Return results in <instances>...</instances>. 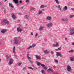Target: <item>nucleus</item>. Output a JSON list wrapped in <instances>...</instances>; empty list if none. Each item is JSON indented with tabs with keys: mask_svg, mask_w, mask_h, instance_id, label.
Listing matches in <instances>:
<instances>
[{
	"mask_svg": "<svg viewBox=\"0 0 74 74\" xmlns=\"http://www.w3.org/2000/svg\"><path fill=\"white\" fill-rule=\"evenodd\" d=\"M6 58L8 60V59H10V61L9 62V65L12 64L13 63V62H14V60L13 59H10V58H9V56L8 55H7L6 56Z\"/></svg>",
	"mask_w": 74,
	"mask_h": 74,
	"instance_id": "nucleus-1",
	"label": "nucleus"
},
{
	"mask_svg": "<svg viewBox=\"0 0 74 74\" xmlns=\"http://www.w3.org/2000/svg\"><path fill=\"white\" fill-rule=\"evenodd\" d=\"M9 23H10V22L8 21H7V20L5 19L3 20V21L2 23V24L3 25H4V24L8 25V24H9Z\"/></svg>",
	"mask_w": 74,
	"mask_h": 74,
	"instance_id": "nucleus-2",
	"label": "nucleus"
},
{
	"mask_svg": "<svg viewBox=\"0 0 74 74\" xmlns=\"http://www.w3.org/2000/svg\"><path fill=\"white\" fill-rule=\"evenodd\" d=\"M69 30L70 31V35H74V28H70Z\"/></svg>",
	"mask_w": 74,
	"mask_h": 74,
	"instance_id": "nucleus-3",
	"label": "nucleus"
},
{
	"mask_svg": "<svg viewBox=\"0 0 74 74\" xmlns=\"http://www.w3.org/2000/svg\"><path fill=\"white\" fill-rule=\"evenodd\" d=\"M19 41V40H18L17 39H16L14 40V42H13V43L14 44H18V42Z\"/></svg>",
	"mask_w": 74,
	"mask_h": 74,
	"instance_id": "nucleus-4",
	"label": "nucleus"
},
{
	"mask_svg": "<svg viewBox=\"0 0 74 74\" xmlns=\"http://www.w3.org/2000/svg\"><path fill=\"white\" fill-rule=\"evenodd\" d=\"M67 71H71V67L69 65H68L67 66Z\"/></svg>",
	"mask_w": 74,
	"mask_h": 74,
	"instance_id": "nucleus-5",
	"label": "nucleus"
},
{
	"mask_svg": "<svg viewBox=\"0 0 74 74\" xmlns=\"http://www.w3.org/2000/svg\"><path fill=\"white\" fill-rule=\"evenodd\" d=\"M53 26V23H50L47 24V27H52Z\"/></svg>",
	"mask_w": 74,
	"mask_h": 74,
	"instance_id": "nucleus-6",
	"label": "nucleus"
},
{
	"mask_svg": "<svg viewBox=\"0 0 74 74\" xmlns=\"http://www.w3.org/2000/svg\"><path fill=\"white\" fill-rule=\"evenodd\" d=\"M56 56L57 57L58 56H60V57H62V54L60 53L59 52H57Z\"/></svg>",
	"mask_w": 74,
	"mask_h": 74,
	"instance_id": "nucleus-7",
	"label": "nucleus"
},
{
	"mask_svg": "<svg viewBox=\"0 0 74 74\" xmlns=\"http://www.w3.org/2000/svg\"><path fill=\"white\" fill-rule=\"evenodd\" d=\"M42 67H43V69L44 70H47V67H46V66L44 64H42L41 65Z\"/></svg>",
	"mask_w": 74,
	"mask_h": 74,
	"instance_id": "nucleus-8",
	"label": "nucleus"
},
{
	"mask_svg": "<svg viewBox=\"0 0 74 74\" xmlns=\"http://www.w3.org/2000/svg\"><path fill=\"white\" fill-rule=\"evenodd\" d=\"M35 56L37 60H40L41 59V57L37 55H36Z\"/></svg>",
	"mask_w": 74,
	"mask_h": 74,
	"instance_id": "nucleus-9",
	"label": "nucleus"
},
{
	"mask_svg": "<svg viewBox=\"0 0 74 74\" xmlns=\"http://www.w3.org/2000/svg\"><path fill=\"white\" fill-rule=\"evenodd\" d=\"M46 19H47V20H49V21H50L52 19V17H51V16H48L46 18Z\"/></svg>",
	"mask_w": 74,
	"mask_h": 74,
	"instance_id": "nucleus-10",
	"label": "nucleus"
},
{
	"mask_svg": "<svg viewBox=\"0 0 74 74\" xmlns=\"http://www.w3.org/2000/svg\"><path fill=\"white\" fill-rule=\"evenodd\" d=\"M62 21H68V19L67 18H64L62 19Z\"/></svg>",
	"mask_w": 74,
	"mask_h": 74,
	"instance_id": "nucleus-11",
	"label": "nucleus"
},
{
	"mask_svg": "<svg viewBox=\"0 0 74 74\" xmlns=\"http://www.w3.org/2000/svg\"><path fill=\"white\" fill-rule=\"evenodd\" d=\"M47 71L49 73V72H51V73H52V72H53V70L50 68H49L48 69H47Z\"/></svg>",
	"mask_w": 74,
	"mask_h": 74,
	"instance_id": "nucleus-12",
	"label": "nucleus"
},
{
	"mask_svg": "<svg viewBox=\"0 0 74 74\" xmlns=\"http://www.w3.org/2000/svg\"><path fill=\"white\" fill-rule=\"evenodd\" d=\"M24 19H29V16L28 15H26L24 17Z\"/></svg>",
	"mask_w": 74,
	"mask_h": 74,
	"instance_id": "nucleus-13",
	"label": "nucleus"
},
{
	"mask_svg": "<svg viewBox=\"0 0 74 74\" xmlns=\"http://www.w3.org/2000/svg\"><path fill=\"white\" fill-rule=\"evenodd\" d=\"M44 52L45 53V54H47V53H49V51L48 50H45L44 51Z\"/></svg>",
	"mask_w": 74,
	"mask_h": 74,
	"instance_id": "nucleus-14",
	"label": "nucleus"
},
{
	"mask_svg": "<svg viewBox=\"0 0 74 74\" xmlns=\"http://www.w3.org/2000/svg\"><path fill=\"white\" fill-rule=\"evenodd\" d=\"M62 49V46H61L60 48H58L57 49H55V51H60Z\"/></svg>",
	"mask_w": 74,
	"mask_h": 74,
	"instance_id": "nucleus-15",
	"label": "nucleus"
},
{
	"mask_svg": "<svg viewBox=\"0 0 74 74\" xmlns=\"http://www.w3.org/2000/svg\"><path fill=\"white\" fill-rule=\"evenodd\" d=\"M18 32H21L22 31V29H20V28L18 27L17 29Z\"/></svg>",
	"mask_w": 74,
	"mask_h": 74,
	"instance_id": "nucleus-16",
	"label": "nucleus"
},
{
	"mask_svg": "<svg viewBox=\"0 0 74 74\" xmlns=\"http://www.w3.org/2000/svg\"><path fill=\"white\" fill-rule=\"evenodd\" d=\"M63 10L64 11H66L67 10V6H65L63 9Z\"/></svg>",
	"mask_w": 74,
	"mask_h": 74,
	"instance_id": "nucleus-17",
	"label": "nucleus"
},
{
	"mask_svg": "<svg viewBox=\"0 0 74 74\" xmlns=\"http://www.w3.org/2000/svg\"><path fill=\"white\" fill-rule=\"evenodd\" d=\"M5 32H6L5 29H3L1 31V33H3V34L5 33Z\"/></svg>",
	"mask_w": 74,
	"mask_h": 74,
	"instance_id": "nucleus-18",
	"label": "nucleus"
},
{
	"mask_svg": "<svg viewBox=\"0 0 74 74\" xmlns=\"http://www.w3.org/2000/svg\"><path fill=\"white\" fill-rule=\"evenodd\" d=\"M47 7V6H45L44 5H42L40 6V8H45V7Z\"/></svg>",
	"mask_w": 74,
	"mask_h": 74,
	"instance_id": "nucleus-19",
	"label": "nucleus"
},
{
	"mask_svg": "<svg viewBox=\"0 0 74 74\" xmlns=\"http://www.w3.org/2000/svg\"><path fill=\"white\" fill-rule=\"evenodd\" d=\"M58 8L59 10H60V11H62V8H60V5H58Z\"/></svg>",
	"mask_w": 74,
	"mask_h": 74,
	"instance_id": "nucleus-20",
	"label": "nucleus"
},
{
	"mask_svg": "<svg viewBox=\"0 0 74 74\" xmlns=\"http://www.w3.org/2000/svg\"><path fill=\"white\" fill-rule=\"evenodd\" d=\"M43 29V27L41 26L40 28H39V30L40 31H41Z\"/></svg>",
	"mask_w": 74,
	"mask_h": 74,
	"instance_id": "nucleus-21",
	"label": "nucleus"
},
{
	"mask_svg": "<svg viewBox=\"0 0 74 74\" xmlns=\"http://www.w3.org/2000/svg\"><path fill=\"white\" fill-rule=\"evenodd\" d=\"M71 61H73L74 60V57H72L70 58Z\"/></svg>",
	"mask_w": 74,
	"mask_h": 74,
	"instance_id": "nucleus-22",
	"label": "nucleus"
},
{
	"mask_svg": "<svg viewBox=\"0 0 74 74\" xmlns=\"http://www.w3.org/2000/svg\"><path fill=\"white\" fill-rule=\"evenodd\" d=\"M41 73L42 74H45V71L44 70H42L41 71Z\"/></svg>",
	"mask_w": 74,
	"mask_h": 74,
	"instance_id": "nucleus-23",
	"label": "nucleus"
},
{
	"mask_svg": "<svg viewBox=\"0 0 74 74\" xmlns=\"http://www.w3.org/2000/svg\"><path fill=\"white\" fill-rule=\"evenodd\" d=\"M12 18H13V19H15V15H14V13L12 14Z\"/></svg>",
	"mask_w": 74,
	"mask_h": 74,
	"instance_id": "nucleus-24",
	"label": "nucleus"
},
{
	"mask_svg": "<svg viewBox=\"0 0 74 74\" xmlns=\"http://www.w3.org/2000/svg\"><path fill=\"white\" fill-rule=\"evenodd\" d=\"M37 64L38 66H40V65H41V66L42 64H41V63H40L39 62H37Z\"/></svg>",
	"mask_w": 74,
	"mask_h": 74,
	"instance_id": "nucleus-25",
	"label": "nucleus"
},
{
	"mask_svg": "<svg viewBox=\"0 0 74 74\" xmlns=\"http://www.w3.org/2000/svg\"><path fill=\"white\" fill-rule=\"evenodd\" d=\"M9 5L10 7H11L12 8H14V6H13L12 5V4L11 3H9Z\"/></svg>",
	"mask_w": 74,
	"mask_h": 74,
	"instance_id": "nucleus-26",
	"label": "nucleus"
},
{
	"mask_svg": "<svg viewBox=\"0 0 74 74\" xmlns=\"http://www.w3.org/2000/svg\"><path fill=\"white\" fill-rule=\"evenodd\" d=\"M27 58L28 59H31V58H30V57L29 56V54L27 53Z\"/></svg>",
	"mask_w": 74,
	"mask_h": 74,
	"instance_id": "nucleus-27",
	"label": "nucleus"
},
{
	"mask_svg": "<svg viewBox=\"0 0 74 74\" xmlns=\"http://www.w3.org/2000/svg\"><path fill=\"white\" fill-rule=\"evenodd\" d=\"M42 14V11H41L40 10L38 11V15H39V14Z\"/></svg>",
	"mask_w": 74,
	"mask_h": 74,
	"instance_id": "nucleus-28",
	"label": "nucleus"
},
{
	"mask_svg": "<svg viewBox=\"0 0 74 74\" xmlns=\"http://www.w3.org/2000/svg\"><path fill=\"white\" fill-rule=\"evenodd\" d=\"M59 43H57L56 44V47H59Z\"/></svg>",
	"mask_w": 74,
	"mask_h": 74,
	"instance_id": "nucleus-29",
	"label": "nucleus"
},
{
	"mask_svg": "<svg viewBox=\"0 0 74 74\" xmlns=\"http://www.w3.org/2000/svg\"><path fill=\"white\" fill-rule=\"evenodd\" d=\"M73 17H74V15H71L69 16L70 18H73Z\"/></svg>",
	"mask_w": 74,
	"mask_h": 74,
	"instance_id": "nucleus-30",
	"label": "nucleus"
},
{
	"mask_svg": "<svg viewBox=\"0 0 74 74\" xmlns=\"http://www.w3.org/2000/svg\"><path fill=\"white\" fill-rule=\"evenodd\" d=\"M15 47L14 46V48H13V53H15Z\"/></svg>",
	"mask_w": 74,
	"mask_h": 74,
	"instance_id": "nucleus-31",
	"label": "nucleus"
},
{
	"mask_svg": "<svg viewBox=\"0 0 74 74\" xmlns=\"http://www.w3.org/2000/svg\"><path fill=\"white\" fill-rule=\"evenodd\" d=\"M31 47L32 48H34V47H36V45L33 44L31 46Z\"/></svg>",
	"mask_w": 74,
	"mask_h": 74,
	"instance_id": "nucleus-32",
	"label": "nucleus"
},
{
	"mask_svg": "<svg viewBox=\"0 0 74 74\" xmlns=\"http://www.w3.org/2000/svg\"><path fill=\"white\" fill-rule=\"evenodd\" d=\"M55 1L57 4H59V2L58 1V0H55Z\"/></svg>",
	"mask_w": 74,
	"mask_h": 74,
	"instance_id": "nucleus-33",
	"label": "nucleus"
},
{
	"mask_svg": "<svg viewBox=\"0 0 74 74\" xmlns=\"http://www.w3.org/2000/svg\"><path fill=\"white\" fill-rule=\"evenodd\" d=\"M69 53L71 52L72 53L73 52V50H71L70 51H69Z\"/></svg>",
	"mask_w": 74,
	"mask_h": 74,
	"instance_id": "nucleus-34",
	"label": "nucleus"
},
{
	"mask_svg": "<svg viewBox=\"0 0 74 74\" xmlns=\"http://www.w3.org/2000/svg\"><path fill=\"white\" fill-rule=\"evenodd\" d=\"M35 8H31V10H35Z\"/></svg>",
	"mask_w": 74,
	"mask_h": 74,
	"instance_id": "nucleus-35",
	"label": "nucleus"
},
{
	"mask_svg": "<svg viewBox=\"0 0 74 74\" xmlns=\"http://www.w3.org/2000/svg\"><path fill=\"white\" fill-rule=\"evenodd\" d=\"M32 48V47L31 46H30L27 49L28 50H29V49H30V48Z\"/></svg>",
	"mask_w": 74,
	"mask_h": 74,
	"instance_id": "nucleus-36",
	"label": "nucleus"
},
{
	"mask_svg": "<svg viewBox=\"0 0 74 74\" xmlns=\"http://www.w3.org/2000/svg\"><path fill=\"white\" fill-rule=\"evenodd\" d=\"M6 11L7 10H6V9H4L3 12L4 13H5V12H6Z\"/></svg>",
	"mask_w": 74,
	"mask_h": 74,
	"instance_id": "nucleus-37",
	"label": "nucleus"
},
{
	"mask_svg": "<svg viewBox=\"0 0 74 74\" xmlns=\"http://www.w3.org/2000/svg\"><path fill=\"white\" fill-rule=\"evenodd\" d=\"M30 63H33V61H32V60H29Z\"/></svg>",
	"mask_w": 74,
	"mask_h": 74,
	"instance_id": "nucleus-38",
	"label": "nucleus"
},
{
	"mask_svg": "<svg viewBox=\"0 0 74 74\" xmlns=\"http://www.w3.org/2000/svg\"><path fill=\"white\" fill-rule=\"evenodd\" d=\"M28 69H31V70H34V69L31 67H29Z\"/></svg>",
	"mask_w": 74,
	"mask_h": 74,
	"instance_id": "nucleus-39",
	"label": "nucleus"
},
{
	"mask_svg": "<svg viewBox=\"0 0 74 74\" xmlns=\"http://www.w3.org/2000/svg\"><path fill=\"white\" fill-rule=\"evenodd\" d=\"M18 66H21V65L22 64V62H20L18 64Z\"/></svg>",
	"mask_w": 74,
	"mask_h": 74,
	"instance_id": "nucleus-40",
	"label": "nucleus"
},
{
	"mask_svg": "<svg viewBox=\"0 0 74 74\" xmlns=\"http://www.w3.org/2000/svg\"><path fill=\"white\" fill-rule=\"evenodd\" d=\"M25 2L26 3H28V2H29V0H26Z\"/></svg>",
	"mask_w": 74,
	"mask_h": 74,
	"instance_id": "nucleus-41",
	"label": "nucleus"
},
{
	"mask_svg": "<svg viewBox=\"0 0 74 74\" xmlns=\"http://www.w3.org/2000/svg\"><path fill=\"white\" fill-rule=\"evenodd\" d=\"M55 62H56V63H58L59 62L58 61V60H55Z\"/></svg>",
	"mask_w": 74,
	"mask_h": 74,
	"instance_id": "nucleus-42",
	"label": "nucleus"
},
{
	"mask_svg": "<svg viewBox=\"0 0 74 74\" xmlns=\"http://www.w3.org/2000/svg\"><path fill=\"white\" fill-rule=\"evenodd\" d=\"M18 15H22V14L21 13H18Z\"/></svg>",
	"mask_w": 74,
	"mask_h": 74,
	"instance_id": "nucleus-43",
	"label": "nucleus"
},
{
	"mask_svg": "<svg viewBox=\"0 0 74 74\" xmlns=\"http://www.w3.org/2000/svg\"><path fill=\"white\" fill-rule=\"evenodd\" d=\"M26 69V67H24L23 68V70H25Z\"/></svg>",
	"mask_w": 74,
	"mask_h": 74,
	"instance_id": "nucleus-44",
	"label": "nucleus"
},
{
	"mask_svg": "<svg viewBox=\"0 0 74 74\" xmlns=\"http://www.w3.org/2000/svg\"><path fill=\"white\" fill-rule=\"evenodd\" d=\"M38 35V34L36 33V34L35 35V37H37V36Z\"/></svg>",
	"mask_w": 74,
	"mask_h": 74,
	"instance_id": "nucleus-45",
	"label": "nucleus"
},
{
	"mask_svg": "<svg viewBox=\"0 0 74 74\" xmlns=\"http://www.w3.org/2000/svg\"><path fill=\"white\" fill-rule=\"evenodd\" d=\"M65 41H67V40H68V39L67 38H65Z\"/></svg>",
	"mask_w": 74,
	"mask_h": 74,
	"instance_id": "nucleus-46",
	"label": "nucleus"
},
{
	"mask_svg": "<svg viewBox=\"0 0 74 74\" xmlns=\"http://www.w3.org/2000/svg\"><path fill=\"white\" fill-rule=\"evenodd\" d=\"M56 46V44H54L53 45V47H55V46Z\"/></svg>",
	"mask_w": 74,
	"mask_h": 74,
	"instance_id": "nucleus-47",
	"label": "nucleus"
},
{
	"mask_svg": "<svg viewBox=\"0 0 74 74\" xmlns=\"http://www.w3.org/2000/svg\"><path fill=\"white\" fill-rule=\"evenodd\" d=\"M51 54H53V52L52 51H51Z\"/></svg>",
	"mask_w": 74,
	"mask_h": 74,
	"instance_id": "nucleus-48",
	"label": "nucleus"
},
{
	"mask_svg": "<svg viewBox=\"0 0 74 74\" xmlns=\"http://www.w3.org/2000/svg\"><path fill=\"white\" fill-rule=\"evenodd\" d=\"M19 2L20 3H22V0H20Z\"/></svg>",
	"mask_w": 74,
	"mask_h": 74,
	"instance_id": "nucleus-49",
	"label": "nucleus"
},
{
	"mask_svg": "<svg viewBox=\"0 0 74 74\" xmlns=\"http://www.w3.org/2000/svg\"><path fill=\"white\" fill-rule=\"evenodd\" d=\"M14 56H15V57H17V55H16L14 54Z\"/></svg>",
	"mask_w": 74,
	"mask_h": 74,
	"instance_id": "nucleus-50",
	"label": "nucleus"
},
{
	"mask_svg": "<svg viewBox=\"0 0 74 74\" xmlns=\"http://www.w3.org/2000/svg\"><path fill=\"white\" fill-rule=\"evenodd\" d=\"M71 10H72L73 11H74V8H71Z\"/></svg>",
	"mask_w": 74,
	"mask_h": 74,
	"instance_id": "nucleus-51",
	"label": "nucleus"
},
{
	"mask_svg": "<svg viewBox=\"0 0 74 74\" xmlns=\"http://www.w3.org/2000/svg\"><path fill=\"white\" fill-rule=\"evenodd\" d=\"M23 8H24V6H22L21 7V9H23Z\"/></svg>",
	"mask_w": 74,
	"mask_h": 74,
	"instance_id": "nucleus-52",
	"label": "nucleus"
},
{
	"mask_svg": "<svg viewBox=\"0 0 74 74\" xmlns=\"http://www.w3.org/2000/svg\"><path fill=\"white\" fill-rule=\"evenodd\" d=\"M54 74H59V73H54Z\"/></svg>",
	"mask_w": 74,
	"mask_h": 74,
	"instance_id": "nucleus-53",
	"label": "nucleus"
},
{
	"mask_svg": "<svg viewBox=\"0 0 74 74\" xmlns=\"http://www.w3.org/2000/svg\"><path fill=\"white\" fill-rule=\"evenodd\" d=\"M31 35H32V36L33 35V32H31Z\"/></svg>",
	"mask_w": 74,
	"mask_h": 74,
	"instance_id": "nucleus-54",
	"label": "nucleus"
},
{
	"mask_svg": "<svg viewBox=\"0 0 74 74\" xmlns=\"http://www.w3.org/2000/svg\"><path fill=\"white\" fill-rule=\"evenodd\" d=\"M72 45H74V42H73L72 43Z\"/></svg>",
	"mask_w": 74,
	"mask_h": 74,
	"instance_id": "nucleus-55",
	"label": "nucleus"
},
{
	"mask_svg": "<svg viewBox=\"0 0 74 74\" xmlns=\"http://www.w3.org/2000/svg\"><path fill=\"white\" fill-rule=\"evenodd\" d=\"M1 4H2V3H1V2H0V5H1Z\"/></svg>",
	"mask_w": 74,
	"mask_h": 74,
	"instance_id": "nucleus-56",
	"label": "nucleus"
},
{
	"mask_svg": "<svg viewBox=\"0 0 74 74\" xmlns=\"http://www.w3.org/2000/svg\"><path fill=\"white\" fill-rule=\"evenodd\" d=\"M7 1V0H5L4 2H5L6 1Z\"/></svg>",
	"mask_w": 74,
	"mask_h": 74,
	"instance_id": "nucleus-57",
	"label": "nucleus"
},
{
	"mask_svg": "<svg viewBox=\"0 0 74 74\" xmlns=\"http://www.w3.org/2000/svg\"><path fill=\"white\" fill-rule=\"evenodd\" d=\"M23 59H24V58H23Z\"/></svg>",
	"mask_w": 74,
	"mask_h": 74,
	"instance_id": "nucleus-58",
	"label": "nucleus"
},
{
	"mask_svg": "<svg viewBox=\"0 0 74 74\" xmlns=\"http://www.w3.org/2000/svg\"><path fill=\"white\" fill-rule=\"evenodd\" d=\"M0 62H1V60L0 59Z\"/></svg>",
	"mask_w": 74,
	"mask_h": 74,
	"instance_id": "nucleus-59",
	"label": "nucleus"
},
{
	"mask_svg": "<svg viewBox=\"0 0 74 74\" xmlns=\"http://www.w3.org/2000/svg\"><path fill=\"white\" fill-rule=\"evenodd\" d=\"M1 44V42H0V45Z\"/></svg>",
	"mask_w": 74,
	"mask_h": 74,
	"instance_id": "nucleus-60",
	"label": "nucleus"
},
{
	"mask_svg": "<svg viewBox=\"0 0 74 74\" xmlns=\"http://www.w3.org/2000/svg\"><path fill=\"white\" fill-rule=\"evenodd\" d=\"M28 74H30V73H28Z\"/></svg>",
	"mask_w": 74,
	"mask_h": 74,
	"instance_id": "nucleus-61",
	"label": "nucleus"
},
{
	"mask_svg": "<svg viewBox=\"0 0 74 74\" xmlns=\"http://www.w3.org/2000/svg\"><path fill=\"white\" fill-rule=\"evenodd\" d=\"M22 40H23V39H22Z\"/></svg>",
	"mask_w": 74,
	"mask_h": 74,
	"instance_id": "nucleus-62",
	"label": "nucleus"
},
{
	"mask_svg": "<svg viewBox=\"0 0 74 74\" xmlns=\"http://www.w3.org/2000/svg\"><path fill=\"white\" fill-rule=\"evenodd\" d=\"M44 44H45V43H44Z\"/></svg>",
	"mask_w": 74,
	"mask_h": 74,
	"instance_id": "nucleus-63",
	"label": "nucleus"
}]
</instances>
